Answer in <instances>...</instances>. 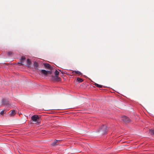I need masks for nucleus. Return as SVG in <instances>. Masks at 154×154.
Instances as JSON below:
<instances>
[{"label": "nucleus", "mask_w": 154, "mask_h": 154, "mask_svg": "<svg viewBox=\"0 0 154 154\" xmlns=\"http://www.w3.org/2000/svg\"><path fill=\"white\" fill-rule=\"evenodd\" d=\"M108 131V129L106 125H103L101 126L98 131V132L101 135L106 134Z\"/></svg>", "instance_id": "nucleus-1"}, {"label": "nucleus", "mask_w": 154, "mask_h": 154, "mask_svg": "<svg viewBox=\"0 0 154 154\" xmlns=\"http://www.w3.org/2000/svg\"><path fill=\"white\" fill-rule=\"evenodd\" d=\"M41 74L40 75H44L45 76H48L49 74H51L52 73L51 71H46L44 69H42L40 70Z\"/></svg>", "instance_id": "nucleus-2"}, {"label": "nucleus", "mask_w": 154, "mask_h": 154, "mask_svg": "<svg viewBox=\"0 0 154 154\" xmlns=\"http://www.w3.org/2000/svg\"><path fill=\"white\" fill-rule=\"evenodd\" d=\"M31 119L33 121L37 122H39L40 121V118L38 116L34 115L31 117Z\"/></svg>", "instance_id": "nucleus-3"}, {"label": "nucleus", "mask_w": 154, "mask_h": 154, "mask_svg": "<svg viewBox=\"0 0 154 154\" xmlns=\"http://www.w3.org/2000/svg\"><path fill=\"white\" fill-rule=\"evenodd\" d=\"M122 120L125 123H129L131 122V120L129 118L126 116H123L122 118Z\"/></svg>", "instance_id": "nucleus-4"}, {"label": "nucleus", "mask_w": 154, "mask_h": 154, "mask_svg": "<svg viewBox=\"0 0 154 154\" xmlns=\"http://www.w3.org/2000/svg\"><path fill=\"white\" fill-rule=\"evenodd\" d=\"M2 102L3 104L6 106L9 107L10 106V104L9 101L5 99H3Z\"/></svg>", "instance_id": "nucleus-5"}, {"label": "nucleus", "mask_w": 154, "mask_h": 154, "mask_svg": "<svg viewBox=\"0 0 154 154\" xmlns=\"http://www.w3.org/2000/svg\"><path fill=\"white\" fill-rule=\"evenodd\" d=\"M52 79L53 80L60 81L61 80V79L58 76H52Z\"/></svg>", "instance_id": "nucleus-6"}, {"label": "nucleus", "mask_w": 154, "mask_h": 154, "mask_svg": "<svg viewBox=\"0 0 154 154\" xmlns=\"http://www.w3.org/2000/svg\"><path fill=\"white\" fill-rule=\"evenodd\" d=\"M16 113L15 111L14 110H11L8 112L9 115L11 116H14L16 114Z\"/></svg>", "instance_id": "nucleus-7"}, {"label": "nucleus", "mask_w": 154, "mask_h": 154, "mask_svg": "<svg viewBox=\"0 0 154 154\" xmlns=\"http://www.w3.org/2000/svg\"><path fill=\"white\" fill-rule=\"evenodd\" d=\"M58 141L57 140H54V141L52 143L51 145L53 146H55L59 145V144L57 143V142Z\"/></svg>", "instance_id": "nucleus-8"}, {"label": "nucleus", "mask_w": 154, "mask_h": 154, "mask_svg": "<svg viewBox=\"0 0 154 154\" xmlns=\"http://www.w3.org/2000/svg\"><path fill=\"white\" fill-rule=\"evenodd\" d=\"M72 73L74 74L75 73L76 74H77L79 75H82V73H81L79 71H72Z\"/></svg>", "instance_id": "nucleus-9"}, {"label": "nucleus", "mask_w": 154, "mask_h": 154, "mask_svg": "<svg viewBox=\"0 0 154 154\" xmlns=\"http://www.w3.org/2000/svg\"><path fill=\"white\" fill-rule=\"evenodd\" d=\"M45 67L47 69H50L51 68V65L48 63H45L44 64Z\"/></svg>", "instance_id": "nucleus-10"}, {"label": "nucleus", "mask_w": 154, "mask_h": 154, "mask_svg": "<svg viewBox=\"0 0 154 154\" xmlns=\"http://www.w3.org/2000/svg\"><path fill=\"white\" fill-rule=\"evenodd\" d=\"M26 59V58L24 56H22L21 57V59H20V62H21V65H23V63L24 62L23 61L25 60Z\"/></svg>", "instance_id": "nucleus-11"}, {"label": "nucleus", "mask_w": 154, "mask_h": 154, "mask_svg": "<svg viewBox=\"0 0 154 154\" xmlns=\"http://www.w3.org/2000/svg\"><path fill=\"white\" fill-rule=\"evenodd\" d=\"M31 64V62L30 60L29 59H27V64L28 66H30Z\"/></svg>", "instance_id": "nucleus-12"}, {"label": "nucleus", "mask_w": 154, "mask_h": 154, "mask_svg": "<svg viewBox=\"0 0 154 154\" xmlns=\"http://www.w3.org/2000/svg\"><path fill=\"white\" fill-rule=\"evenodd\" d=\"M77 81L79 82H82L83 81V79L79 77L77 78Z\"/></svg>", "instance_id": "nucleus-13"}, {"label": "nucleus", "mask_w": 154, "mask_h": 154, "mask_svg": "<svg viewBox=\"0 0 154 154\" xmlns=\"http://www.w3.org/2000/svg\"><path fill=\"white\" fill-rule=\"evenodd\" d=\"M94 85L97 87L98 88H102V85H99L97 84L96 83H95L94 84Z\"/></svg>", "instance_id": "nucleus-14"}, {"label": "nucleus", "mask_w": 154, "mask_h": 154, "mask_svg": "<svg viewBox=\"0 0 154 154\" xmlns=\"http://www.w3.org/2000/svg\"><path fill=\"white\" fill-rule=\"evenodd\" d=\"M149 133L151 134L154 135V130H149Z\"/></svg>", "instance_id": "nucleus-15"}, {"label": "nucleus", "mask_w": 154, "mask_h": 154, "mask_svg": "<svg viewBox=\"0 0 154 154\" xmlns=\"http://www.w3.org/2000/svg\"><path fill=\"white\" fill-rule=\"evenodd\" d=\"M34 66L35 68H37L38 66V63L36 62H35L34 63Z\"/></svg>", "instance_id": "nucleus-16"}, {"label": "nucleus", "mask_w": 154, "mask_h": 154, "mask_svg": "<svg viewBox=\"0 0 154 154\" xmlns=\"http://www.w3.org/2000/svg\"><path fill=\"white\" fill-rule=\"evenodd\" d=\"M59 73V72L56 70L55 72V76H58Z\"/></svg>", "instance_id": "nucleus-17"}, {"label": "nucleus", "mask_w": 154, "mask_h": 154, "mask_svg": "<svg viewBox=\"0 0 154 154\" xmlns=\"http://www.w3.org/2000/svg\"><path fill=\"white\" fill-rule=\"evenodd\" d=\"M12 54V51H9L8 53V55L10 56Z\"/></svg>", "instance_id": "nucleus-18"}, {"label": "nucleus", "mask_w": 154, "mask_h": 154, "mask_svg": "<svg viewBox=\"0 0 154 154\" xmlns=\"http://www.w3.org/2000/svg\"><path fill=\"white\" fill-rule=\"evenodd\" d=\"M5 113L4 111H2L1 112L0 115H2V116Z\"/></svg>", "instance_id": "nucleus-19"}, {"label": "nucleus", "mask_w": 154, "mask_h": 154, "mask_svg": "<svg viewBox=\"0 0 154 154\" xmlns=\"http://www.w3.org/2000/svg\"><path fill=\"white\" fill-rule=\"evenodd\" d=\"M58 141H59L57 142V143L60 144V143L62 141V140H57Z\"/></svg>", "instance_id": "nucleus-20"}, {"label": "nucleus", "mask_w": 154, "mask_h": 154, "mask_svg": "<svg viewBox=\"0 0 154 154\" xmlns=\"http://www.w3.org/2000/svg\"><path fill=\"white\" fill-rule=\"evenodd\" d=\"M18 63L19 64V65L20 66H22V65H21V62H20H20H18Z\"/></svg>", "instance_id": "nucleus-21"}]
</instances>
